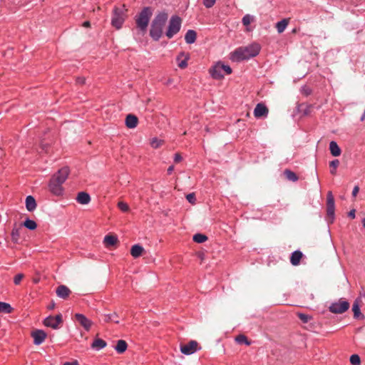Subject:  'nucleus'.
Wrapping results in <instances>:
<instances>
[{
    "mask_svg": "<svg viewBox=\"0 0 365 365\" xmlns=\"http://www.w3.org/2000/svg\"><path fill=\"white\" fill-rule=\"evenodd\" d=\"M260 50V46L257 44H251L245 47H240L235 49L230 54V59L235 62L249 59L256 56Z\"/></svg>",
    "mask_w": 365,
    "mask_h": 365,
    "instance_id": "1",
    "label": "nucleus"
},
{
    "mask_svg": "<svg viewBox=\"0 0 365 365\" xmlns=\"http://www.w3.org/2000/svg\"><path fill=\"white\" fill-rule=\"evenodd\" d=\"M355 210H350L349 212L348 213V216L354 219L355 217Z\"/></svg>",
    "mask_w": 365,
    "mask_h": 365,
    "instance_id": "49",
    "label": "nucleus"
},
{
    "mask_svg": "<svg viewBox=\"0 0 365 365\" xmlns=\"http://www.w3.org/2000/svg\"><path fill=\"white\" fill-rule=\"evenodd\" d=\"M24 275L23 274H18L14 277V282L15 284H19Z\"/></svg>",
    "mask_w": 365,
    "mask_h": 365,
    "instance_id": "41",
    "label": "nucleus"
},
{
    "mask_svg": "<svg viewBox=\"0 0 365 365\" xmlns=\"http://www.w3.org/2000/svg\"><path fill=\"white\" fill-rule=\"evenodd\" d=\"M84 27H89L90 26V22L89 21H85L83 24Z\"/></svg>",
    "mask_w": 365,
    "mask_h": 365,
    "instance_id": "53",
    "label": "nucleus"
},
{
    "mask_svg": "<svg viewBox=\"0 0 365 365\" xmlns=\"http://www.w3.org/2000/svg\"><path fill=\"white\" fill-rule=\"evenodd\" d=\"M298 317L304 323H307L312 318L311 316L302 313H299Z\"/></svg>",
    "mask_w": 365,
    "mask_h": 365,
    "instance_id": "40",
    "label": "nucleus"
},
{
    "mask_svg": "<svg viewBox=\"0 0 365 365\" xmlns=\"http://www.w3.org/2000/svg\"><path fill=\"white\" fill-rule=\"evenodd\" d=\"M210 72L212 78L215 79H221L224 77L223 67L221 63L215 65Z\"/></svg>",
    "mask_w": 365,
    "mask_h": 365,
    "instance_id": "13",
    "label": "nucleus"
},
{
    "mask_svg": "<svg viewBox=\"0 0 365 365\" xmlns=\"http://www.w3.org/2000/svg\"><path fill=\"white\" fill-rule=\"evenodd\" d=\"M153 15V9L150 6L144 7L138 15L135 16L137 28L143 34L145 33L149 21Z\"/></svg>",
    "mask_w": 365,
    "mask_h": 365,
    "instance_id": "4",
    "label": "nucleus"
},
{
    "mask_svg": "<svg viewBox=\"0 0 365 365\" xmlns=\"http://www.w3.org/2000/svg\"><path fill=\"white\" fill-rule=\"evenodd\" d=\"M215 3V0H203V4L206 8H211Z\"/></svg>",
    "mask_w": 365,
    "mask_h": 365,
    "instance_id": "43",
    "label": "nucleus"
},
{
    "mask_svg": "<svg viewBox=\"0 0 365 365\" xmlns=\"http://www.w3.org/2000/svg\"><path fill=\"white\" fill-rule=\"evenodd\" d=\"M11 311H12V307H11V305L9 304L0 302V312L9 314V313H11Z\"/></svg>",
    "mask_w": 365,
    "mask_h": 365,
    "instance_id": "29",
    "label": "nucleus"
},
{
    "mask_svg": "<svg viewBox=\"0 0 365 365\" xmlns=\"http://www.w3.org/2000/svg\"><path fill=\"white\" fill-rule=\"evenodd\" d=\"M254 20V17L250 14H246L242 18V24L245 26H248L250 24V23Z\"/></svg>",
    "mask_w": 365,
    "mask_h": 365,
    "instance_id": "35",
    "label": "nucleus"
},
{
    "mask_svg": "<svg viewBox=\"0 0 365 365\" xmlns=\"http://www.w3.org/2000/svg\"><path fill=\"white\" fill-rule=\"evenodd\" d=\"M288 23L289 20L287 19H284L282 21L277 22L276 24V28L277 29L278 33H282L287 28Z\"/></svg>",
    "mask_w": 365,
    "mask_h": 365,
    "instance_id": "25",
    "label": "nucleus"
},
{
    "mask_svg": "<svg viewBox=\"0 0 365 365\" xmlns=\"http://www.w3.org/2000/svg\"><path fill=\"white\" fill-rule=\"evenodd\" d=\"M350 362L352 365H359L361 363L360 357L357 354H353L350 357Z\"/></svg>",
    "mask_w": 365,
    "mask_h": 365,
    "instance_id": "36",
    "label": "nucleus"
},
{
    "mask_svg": "<svg viewBox=\"0 0 365 365\" xmlns=\"http://www.w3.org/2000/svg\"><path fill=\"white\" fill-rule=\"evenodd\" d=\"M359 186H355V187H354V189H353V191H352V195H353L354 197H356V195H357V194H358V192H359Z\"/></svg>",
    "mask_w": 365,
    "mask_h": 365,
    "instance_id": "48",
    "label": "nucleus"
},
{
    "mask_svg": "<svg viewBox=\"0 0 365 365\" xmlns=\"http://www.w3.org/2000/svg\"><path fill=\"white\" fill-rule=\"evenodd\" d=\"M268 113L267 108L262 103L257 104L255 110L254 115L256 118H259L264 116H267Z\"/></svg>",
    "mask_w": 365,
    "mask_h": 365,
    "instance_id": "14",
    "label": "nucleus"
},
{
    "mask_svg": "<svg viewBox=\"0 0 365 365\" xmlns=\"http://www.w3.org/2000/svg\"><path fill=\"white\" fill-rule=\"evenodd\" d=\"M207 240V236H205V235H202V234L198 233V234H195L193 236V240L197 243H202V242H205Z\"/></svg>",
    "mask_w": 365,
    "mask_h": 365,
    "instance_id": "32",
    "label": "nucleus"
},
{
    "mask_svg": "<svg viewBox=\"0 0 365 365\" xmlns=\"http://www.w3.org/2000/svg\"><path fill=\"white\" fill-rule=\"evenodd\" d=\"M41 146L42 150H43L46 152H47L48 144L44 143L42 142L41 144Z\"/></svg>",
    "mask_w": 365,
    "mask_h": 365,
    "instance_id": "50",
    "label": "nucleus"
},
{
    "mask_svg": "<svg viewBox=\"0 0 365 365\" xmlns=\"http://www.w3.org/2000/svg\"><path fill=\"white\" fill-rule=\"evenodd\" d=\"M69 174L68 168L60 169L50 180L49 190L55 195H61L63 193L62 184L66 181Z\"/></svg>",
    "mask_w": 365,
    "mask_h": 365,
    "instance_id": "2",
    "label": "nucleus"
},
{
    "mask_svg": "<svg viewBox=\"0 0 365 365\" xmlns=\"http://www.w3.org/2000/svg\"><path fill=\"white\" fill-rule=\"evenodd\" d=\"M334 199L331 192L327 193V220L328 223H332L334 220Z\"/></svg>",
    "mask_w": 365,
    "mask_h": 365,
    "instance_id": "7",
    "label": "nucleus"
},
{
    "mask_svg": "<svg viewBox=\"0 0 365 365\" xmlns=\"http://www.w3.org/2000/svg\"><path fill=\"white\" fill-rule=\"evenodd\" d=\"M222 66L223 67V73L225 74H230L232 73V68L227 66L222 63Z\"/></svg>",
    "mask_w": 365,
    "mask_h": 365,
    "instance_id": "44",
    "label": "nucleus"
},
{
    "mask_svg": "<svg viewBox=\"0 0 365 365\" xmlns=\"http://www.w3.org/2000/svg\"><path fill=\"white\" fill-rule=\"evenodd\" d=\"M235 340L239 344H245L247 345L250 344V342L247 340V337L242 334L238 335Z\"/></svg>",
    "mask_w": 365,
    "mask_h": 365,
    "instance_id": "34",
    "label": "nucleus"
},
{
    "mask_svg": "<svg viewBox=\"0 0 365 365\" xmlns=\"http://www.w3.org/2000/svg\"><path fill=\"white\" fill-rule=\"evenodd\" d=\"M34 283H38V279H34Z\"/></svg>",
    "mask_w": 365,
    "mask_h": 365,
    "instance_id": "56",
    "label": "nucleus"
},
{
    "mask_svg": "<svg viewBox=\"0 0 365 365\" xmlns=\"http://www.w3.org/2000/svg\"><path fill=\"white\" fill-rule=\"evenodd\" d=\"M24 226H25L29 230H34L36 228L37 225L34 220L27 219L24 221Z\"/></svg>",
    "mask_w": 365,
    "mask_h": 365,
    "instance_id": "31",
    "label": "nucleus"
},
{
    "mask_svg": "<svg viewBox=\"0 0 365 365\" xmlns=\"http://www.w3.org/2000/svg\"><path fill=\"white\" fill-rule=\"evenodd\" d=\"M284 174L286 178L290 181L295 182L298 180L297 175L290 170H285Z\"/></svg>",
    "mask_w": 365,
    "mask_h": 365,
    "instance_id": "28",
    "label": "nucleus"
},
{
    "mask_svg": "<svg viewBox=\"0 0 365 365\" xmlns=\"http://www.w3.org/2000/svg\"><path fill=\"white\" fill-rule=\"evenodd\" d=\"M186 199L191 204H194L195 202V195L194 193H190L186 195Z\"/></svg>",
    "mask_w": 365,
    "mask_h": 365,
    "instance_id": "42",
    "label": "nucleus"
},
{
    "mask_svg": "<svg viewBox=\"0 0 365 365\" xmlns=\"http://www.w3.org/2000/svg\"><path fill=\"white\" fill-rule=\"evenodd\" d=\"M349 308V303L346 300L340 299L338 302L332 303L329 309L334 314H342Z\"/></svg>",
    "mask_w": 365,
    "mask_h": 365,
    "instance_id": "8",
    "label": "nucleus"
},
{
    "mask_svg": "<svg viewBox=\"0 0 365 365\" xmlns=\"http://www.w3.org/2000/svg\"><path fill=\"white\" fill-rule=\"evenodd\" d=\"M198 349V343L196 341H190L187 344H180V351L185 355L194 354Z\"/></svg>",
    "mask_w": 365,
    "mask_h": 365,
    "instance_id": "10",
    "label": "nucleus"
},
{
    "mask_svg": "<svg viewBox=\"0 0 365 365\" xmlns=\"http://www.w3.org/2000/svg\"><path fill=\"white\" fill-rule=\"evenodd\" d=\"M352 311L354 312V317L355 318H359L361 314V312H360V308H359V305L357 300L355 301L354 303L353 304Z\"/></svg>",
    "mask_w": 365,
    "mask_h": 365,
    "instance_id": "33",
    "label": "nucleus"
},
{
    "mask_svg": "<svg viewBox=\"0 0 365 365\" xmlns=\"http://www.w3.org/2000/svg\"><path fill=\"white\" fill-rule=\"evenodd\" d=\"M76 200L80 204L87 205L91 201V197L87 192H81L78 194Z\"/></svg>",
    "mask_w": 365,
    "mask_h": 365,
    "instance_id": "17",
    "label": "nucleus"
},
{
    "mask_svg": "<svg viewBox=\"0 0 365 365\" xmlns=\"http://www.w3.org/2000/svg\"><path fill=\"white\" fill-rule=\"evenodd\" d=\"M339 165V160H334L329 163V166L333 169L331 170V173L334 175L336 173V168Z\"/></svg>",
    "mask_w": 365,
    "mask_h": 365,
    "instance_id": "37",
    "label": "nucleus"
},
{
    "mask_svg": "<svg viewBox=\"0 0 365 365\" xmlns=\"http://www.w3.org/2000/svg\"><path fill=\"white\" fill-rule=\"evenodd\" d=\"M62 322L61 314H58L56 317L48 316L44 319L43 324L46 327L56 329L59 328V325L62 324Z\"/></svg>",
    "mask_w": 365,
    "mask_h": 365,
    "instance_id": "9",
    "label": "nucleus"
},
{
    "mask_svg": "<svg viewBox=\"0 0 365 365\" xmlns=\"http://www.w3.org/2000/svg\"><path fill=\"white\" fill-rule=\"evenodd\" d=\"M104 317V321L106 322H113L115 324L119 323V321L117 320V319L118 318V314L116 312H113V314H105Z\"/></svg>",
    "mask_w": 365,
    "mask_h": 365,
    "instance_id": "26",
    "label": "nucleus"
},
{
    "mask_svg": "<svg viewBox=\"0 0 365 365\" xmlns=\"http://www.w3.org/2000/svg\"><path fill=\"white\" fill-rule=\"evenodd\" d=\"M182 158L181 157V155L179 154V153H176L175 155V158H174V161L175 163H179L182 160Z\"/></svg>",
    "mask_w": 365,
    "mask_h": 365,
    "instance_id": "46",
    "label": "nucleus"
},
{
    "mask_svg": "<svg viewBox=\"0 0 365 365\" xmlns=\"http://www.w3.org/2000/svg\"><path fill=\"white\" fill-rule=\"evenodd\" d=\"M182 20L178 16H173L169 21L168 28L165 33L168 38H171L178 34L181 28Z\"/></svg>",
    "mask_w": 365,
    "mask_h": 365,
    "instance_id": "5",
    "label": "nucleus"
},
{
    "mask_svg": "<svg viewBox=\"0 0 365 365\" xmlns=\"http://www.w3.org/2000/svg\"><path fill=\"white\" fill-rule=\"evenodd\" d=\"M197 34L194 30H188L185 36V41L187 43H193L196 40Z\"/></svg>",
    "mask_w": 365,
    "mask_h": 365,
    "instance_id": "21",
    "label": "nucleus"
},
{
    "mask_svg": "<svg viewBox=\"0 0 365 365\" xmlns=\"http://www.w3.org/2000/svg\"><path fill=\"white\" fill-rule=\"evenodd\" d=\"M364 297H365V293L364 294Z\"/></svg>",
    "mask_w": 365,
    "mask_h": 365,
    "instance_id": "57",
    "label": "nucleus"
},
{
    "mask_svg": "<svg viewBox=\"0 0 365 365\" xmlns=\"http://www.w3.org/2000/svg\"><path fill=\"white\" fill-rule=\"evenodd\" d=\"M144 252V248L140 245H135L132 246L130 254L134 258L139 257Z\"/></svg>",
    "mask_w": 365,
    "mask_h": 365,
    "instance_id": "19",
    "label": "nucleus"
},
{
    "mask_svg": "<svg viewBox=\"0 0 365 365\" xmlns=\"http://www.w3.org/2000/svg\"><path fill=\"white\" fill-rule=\"evenodd\" d=\"M56 292L58 297L65 299L69 296L71 292L66 285H59Z\"/></svg>",
    "mask_w": 365,
    "mask_h": 365,
    "instance_id": "15",
    "label": "nucleus"
},
{
    "mask_svg": "<svg viewBox=\"0 0 365 365\" xmlns=\"http://www.w3.org/2000/svg\"><path fill=\"white\" fill-rule=\"evenodd\" d=\"M168 15L163 11L158 14L152 21L150 36L155 41H158L163 35V27L168 21Z\"/></svg>",
    "mask_w": 365,
    "mask_h": 365,
    "instance_id": "3",
    "label": "nucleus"
},
{
    "mask_svg": "<svg viewBox=\"0 0 365 365\" xmlns=\"http://www.w3.org/2000/svg\"><path fill=\"white\" fill-rule=\"evenodd\" d=\"M20 236V228L14 227L11 232V240L17 243Z\"/></svg>",
    "mask_w": 365,
    "mask_h": 365,
    "instance_id": "30",
    "label": "nucleus"
},
{
    "mask_svg": "<svg viewBox=\"0 0 365 365\" xmlns=\"http://www.w3.org/2000/svg\"><path fill=\"white\" fill-rule=\"evenodd\" d=\"M138 120L135 115H134L133 114H128L126 116L125 125L128 128H135L138 125Z\"/></svg>",
    "mask_w": 365,
    "mask_h": 365,
    "instance_id": "16",
    "label": "nucleus"
},
{
    "mask_svg": "<svg viewBox=\"0 0 365 365\" xmlns=\"http://www.w3.org/2000/svg\"><path fill=\"white\" fill-rule=\"evenodd\" d=\"M106 346V342L99 338L96 339L91 344L92 349L95 350H100Z\"/></svg>",
    "mask_w": 365,
    "mask_h": 365,
    "instance_id": "22",
    "label": "nucleus"
},
{
    "mask_svg": "<svg viewBox=\"0 0 365 365\" xmlns=\"http://www.w3.org/2000/svg\"><path fill=\"white\" fill-rule=\"evenodd\" d=\"M117 242V237L113 235H106L104 237V243L106 246H113Z\"/></svg>",
    "mask_w": 365,
    "mask_h": 365,
    "instance_id": "27",
    "label": "nucleus"
},
{
    "mask_svg": "<svg viewBox=\"0 0 365 365\" xmlns=\"http://www.w3.org/2000/svg\"><path fill=\"white\" fill-rule=\"evenodd\" d=\"M75 319L78 322L86 331H88L92 325V322L82 314H76Z\"/></svg>",
    "mask_w": 365,
    "mask_h": 365,
    "instance_id": "11",
    "label": "nucleus"
},
{
    "mask_svg": "<svg viewBox=\"0 0 365 365\" xmlns=\"http://www.w3.org/2000/svg\"><path fill=\"white\" fill-rule=\"evenodd\" d=\"M26 207L28 211L32 212L36 208V202L34 197L29 195L26 198Z\"/></svg>",
    "mask_w": 365,
    "mask_h": 365,
    "instance_id": "18",
    "label": "nucleus"
},
{
    "mask_svg": "<svg viewBox=\"0 0 365 365\" xmlns=\"http://www.w3.org/2000/svg\"><path fill=\"white\" fill-rule=\"evenodd\" d=\"M125 11L124 8H115L113 10L111 24L118 29L121 28L125 21Z\"/></svg>",
    "mask_w": 365,
    "mask_h": 365,
    "instance_id": "6",
    "label": "nucleus"
},
{
    "mask_svg": "<svg viewBox=\"0 0 365 365\" xmlns=\"http://www.w3.org/2000/svg\"><path fill=\"white\" fill-rule=\"evenodd\" d=\"M362 224H363V226L365 227V218L363 219Z\"/></svg>",
    "mask_w": 365,
    "mask_h": 365,
    "instance_id": "55",
    "label": "nucleus"
},
{
    "mask_svg": "<svg viewBox=\"0 0 365 365\" xmlns=\"http://www.w3.org/2000/svg\"><path fill=\"white\" fill-rule=\"evenodd\" d=\"M174 170V166L173 165H171L168 168V173L170 175L172 173V172Z\"/></svg>",
    "mask_w": 365,
    "mask_h": 365,
    "instance_id": "51",
    "label": "nucleus"
},
{
    "mask_svg": "<svg viewBox=\"0 0 365 365\" xmlns=\"http://www.w3.org/2000/svg\"><path fill=\"white\" fill-rule=\"evenodd\" d=\"M85 81H86V79L84 77H78L76 78V82L78 84H84L85 83Z\"/></svg>",
    "mask_w": 365,
    "mask_h": 365,
    "instance_id": "47",
    "label": "nucleus"
},
{
    "mask_svg": "<svg viewBox=\"0 0 365 365\" xmlns=\"http://www.w3.org/2000/svg\"><path fill=\"white\" fill-rule=\"evenodd\" d=\"M118 207L123 212H128L129 211L128 205L124 202H122V201L119 202L118 203Z\"/></svg>",
    "mask_w": 365,
    "mask_h": 365,
    "instance_id": "38",
    "label": "nucleus"
},
{
    "mask_svg": "<svg viewBox=\"0 0 365 365\" xmlns=\"http://www.w3.org/2000/svg\"><path fill=\"white\" fill-rule=\"evenodd\" d=\"M302 257V253L300 251H294L291 256L290 262L293 265H298Z\"/></svg>",
    "mask_w": 365,
    "mask_h": 365,
    "instance_id": "24",
    "label": "nucleus"
},
{
    "mask_svg": "<svg viewBox=\"0 0 365 365\" xmlns=\"http://www.w3.org/2000/svg\"><path fill=\"white\" fill-rule=\"evenodd\" d=\"M329 150L331 155L334 157L339 156L341 155V149L335 141H331L329 143Z\"/></svg>",
    "mask_w": 365,
    "mask_h": 365,
    "instance_id": "20",
    "label": "nucleus"
},
{
    "mask_svg": "<svg viewBox=\"0 0 365 365\" xmlns=\"http://www.w3.org/2000/svg\"><path fill=\"white\" fill-rule=\"evenodd\" d=\"M187 66V58L181 61L179 64H178V66L180 68H185L186 66Z\"/></svg>",
    "mask_w": 365,
    "mask_h": 365,
    "instance_id": "45",
    "label": "nucleus"
},
{
    "mask_svg": "<svg viewBox=\"0 0 365 365\" xmlns=\"http://www.w3.org/2000/svg\"><path fill=\"white\" fill-rule=\"evenodd\" d=\"M128 345L125 341L120 339L117 341V344L115 346V350L119 353L122 354L127 349Z\"/></svg>",
    "mask_w": 365,
    "mask_h": 365,
    "instance_id": "23",
    "label": "nucleus"
},
{
    "mask_svg": "<svg viewBox=\"0 0 365 365\" xmlns=\"http://www.w3.org/2000/svg\"><path fill=\"white\" fill-rule=\"evenodd\" d=\"M163 140L155 138L152 140L150 144L153 148H158L163 144Z\"/></svg>",
    "mask_w": 365,
    "mask_h": 365,
    "instance_id": "39",
    "label": "nucleus"
},
{
    "mask_svg": "<svg viewBox=\"0 0 365 365\" xmlns=\"http://www.w3.org/2000/svg\"><path fill=\"white\" fill-rule=\"evenodd\" d=\"M63 365H77V362L76 361H74V362H66L63 364Z\"/></svg>",
    "mask_w": 365,
    "mask_h": 365,
    "instance_id": "52",
    "label": "nucleus"
},
{
    "mask_svg": "<svg viewBox=\"0 0 365 365\" xmlns=\"http://www.w3.org/2000/svg\"><path fill=\"white\" fill-rule=\"evenodd\" d=\"M54 307H55V304H54V303H53L52 304H51V305H49V306H48V309H53V308H54Z\"/></svg>",
    "mask_w": 365,
    "mask_h": 365,
    "instance_id": "54",
    "label": "nucleus"
},
{
    "mask_svg": "<svg viewBox=\"0 0 365 365\" xmlns=\"http://www.w3.org/2000/svg\"><path fill=\"white\" fill-rule=\"evenodd\" d=\"M31 336L34 338V344L40 345L45 340L46 334L43 330L36 329L31 333Z\"/></svg>",
    "mask_w": 365,
    "mask_h": 365,
    "instance_id": "12",
    "label": "nucleus"
}]
</instances>
